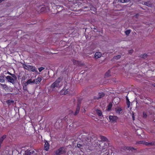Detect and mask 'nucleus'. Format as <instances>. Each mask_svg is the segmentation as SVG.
I'll return each instance as SVG.
<instances>
[{
  "label": "nucleus",
  "mask_w": 155,
  "mask_h": 155,
  "mask_svg": "<svg viewBox=\"0 0 155 155\" xmlns=\"http://www.w3.org/2000/svg\"><path fill=\"white\" fill-rule=\"evenodd\" d=\"M149 145H155V142H153L151 143H149Z\"/></svg>",
  "instance_id": "nucleus-40"
},
{
  "label": "nucleus",
  "mask_w": 155,
  "mask_h": 155,
  "mask_svg": "<svg viewBox=\"0 0 155 155\" xmlns=\"http://www.w3.org/2000/svg\"><path fill=\"white\" fill-rule=\"evenodd\" d=\"M24 86L23 87V90L24 91H28L27 87V85H26L25 83L24 84Z\"/></svg>",
  "instance_id": "nucleus-29"
},
{
  "label": "nucleus",
  "mask_w": 155,
  "mask_h": 155,
  "mask_svg": "<svg viewBox=\"0 0 155 155\" xmlns=\"http://www.w3.org/2000/svg\"><path fill=\"white\" fill-rule=\"evenodd\" d=\"M154 87H155V85H154Z\"/></svg>",
  "instance_id": "nucleus-48"
},
{
  "label": "nucleus",
  "mask_w": 155,
  "mask_h": 155,
  "mask_svg": "<svg viewBox=\"0 0 155 155\" xmlns=\"http://www.w3.org/2000/svg\"><path fill=\"white\" fill-rule=\"evenodd\" d=\"M152 101V100L150 98L147 97L145 99L144 101V102L145 104H150Z\"/></svg>",
  "instance_id": "nucleus-10"
},
{
  "label": "nucleus",
  "mask_w": 155,
  "mask_h": 155,
  "mask_svg": "<svg viewBox=\"0 0 155 155\" xmlns=\"http://www.w3.org/2000/svg\"><path fill=\"white\" fill-rule=\"evenodd\" d=\"M0 85L2 87V88L6 90L8 88V87L7 86V85L6 84H3L0 83Z\"/></svg>",
  "instance_id": "nucleus-20"
},
{
  "label": "nucleus",
  "mask_w": 155,
  "mask_h": 155,
  "mask_svg": "<svg viewBox=\"0 0 155 155\" xmlns=\"http://www.w3.org/2000/svg\"><path fill=\"white\" fill-rule=\"evenodd\" d=\"M58 86V84L54 82L51 85V87L53 88H54L55 87H57Z\"/></svg>",
  "instance_id": "nucleus-24"
},
{
  "label": "nucleus",
  "mask_w": 155,
  "mask_h": 155,
  "mask_svg": "<svg viewBox=\"0 0 155 155\" xmlns=\"http://www.w3.org/2000/svg\"><path fill=\"white\" fill-rule=\"evenodd\" d=\"M126 149L128 150H131V151H132L133 150H134V148L133 147H126Z\"/></svg>",
  "instance_id": "nucleus-37"
},
{
  "label": "nucleus",
  "mask_w": 155,
  "mask_h": 155,
  "mask_svg": "<svg viewBox=\"0 0 155 155\" xmlns=\"http://www.w3.org/2000/svg\"><path fill=\"white\" fill-rule=\"evenodd\" d=\"M133 52V50H129V53L130 54H132Z\"/></svg>",
  "instance_id": "nucleus-44"
},
{
  "label": "nucleus",
  "mask_w": 155,
  "mask_h": 155,
  "mask_svg": "<svg viewBox=\"0 0 155 155\" xmlns=\"http://www.w3.org/2000/svg\"><path fill=\"white\" fill-rule=\"evenodd\" d=\"M68 89H66L64 88H63L60 92V94L61 95H66L68 94Z\"/></svg>",
  "instance_id": "nucleus-7"
},
{
  "label": "nucleus",
  "mask_w": 155,
  "mask_h": 155,
  "mask_svg": "<svg viewBox=\"0 0 155 155\" xmlns=\"http://www.w3.org/2000/svg\"><path fill=\"white\" fill-rule=\"evenodd\" d=\"M121 58V55H119L116 56H115L114 57V58L116 60H118L120 59Z\"/></svg>",
  "instance_id": "nucleus-31"
},
{
  "label": "nucleus",
  "mask_w": 155,
  "mask_h": 155,
  "mask_svg": "<svg viewBox=\"0 0 155 155\" xmlns=\"http://www.w3.org/2000/svg\"><path fill=\"white\" fill-rule=\"evenodd\" d=\"M10 75L12 76V77L13 78V79H14L15 80L17 79V77L14 74H11Z\"/></svg>",
  "instance_id": "nucleus-36"
},
{
  "label": "nucleus",
  "mask_w": 155,
  "mask_h": 155,
  "mask_svg": "<svg viewBox=\"0 0 155 155\" xmlns=\"http://www.w3.org/2000/svg\"><path fill=\"white\" fill-rule=\"evenodd\" d=\"M147 56V54H146L142 55H141L140 56V57L143 58V59H145Z\"/></svg>",
  "instance_id": "nucleus-30"
},
{
  "label": "nucleus",
  "mask_w": 155,
  "mask_h": 155,
  "mask_svg": "<svg viewBox=\"0 0 155 155\" xmlns=\"http://www.w3.org/2000/svg\"><path fill=\"white\" fill-rule=\"evenodd\" d=\"M145 142V141H140L137 142V143L138 144H144V143Z\"/></svg>",
  "instance_id": "nucleus-34"
},
{
  "label": "nucleus",
  "mask_w": 155,
  "mask_h": 155,
  "mask_svg": "<svg viewBox=\"0 0 155 155\" xmlns=\"http://www.w3.org/2000/svg\"><path fill=\"white\" fill-rule=\"evenodd\" d=\"M9 74L10 75L11 74H12L11 73H9Z\"/></svg>",
  "instance_id": "nucleus-47"
},
{
  "label": "nucleus",
  "mask_w": 155,
  "mask_h": 155,
  "mask_svg": "<svg viewBox=\"0 0 155 155\" xmlns=\"http://www.w3.org/2000/svg\"><path fill=\"white\" fill-rule=\"evenodd\" d=\"M144 4L148 7H151L152 5L151 2L149 1L145 2Z\"/></svg>",
  "instance_id": "nucleus-21"
},
{
  "label": "nucleus",
  "mask_w": 155,
  "mask_h": 155,
  "mask_svg": "<svg viewBox=\"0 0 155 155\" xmlns=\"http://www.w3.org/2000/svg\"><path fill=\"white\" fill-rule=\"evenodd\" d=\"M100 138L101 140L103 141H108V139L105 137L103 136H101Z\"/></svg>",
  "instance_id": "nucleus-19"
},
{
  "label": "nucleus",
  "mask_w": 155,
  "mask_h": 155,
  "mask_svg": "<svg viewBox=\"0 0 155 155\" xmlns=\"http://www.w3.org/2000/svg\"><path fill=\"white\" fill-rule=\"evenodd\" d=\"M82 146V145L79 143L77 144V147L78 148H80Z\"/></svg>",
  "instance_id": "nucleus-42"
},
{
  "label": "nucleus",
  "mask_w": 155,
  "mask_h": 155,
  "mask_svg": "<svg viewBox=\"0 0 155 155\" xmlns=\"http://www.w3.org/2000/svg\"><path fill=\"white\" fill-rule=\"evenodd\" d=\"M35 79L33 81H32L31 79H29L25 83L26 85H28L29 84H30L32 83H35Z\"/></svg>",
  "instance_id": "nucleus-14"
},
{
  "label": "nucleus",
  "mask_w": 155,
  "mask_h": 155,
  "mask_svg": "<svg viewBox=\"0 0 155 155\" xmlns=\"http://www.w3.org/2000/svg\"><path fill=\"white\" fill-rule=\"evenodd\" d=\"M126 99L127 101V107H129L130 105V102L128 99V98L127 97H126Z\"/></svg>",
  "instance_id": "nucleus-26"
},
{
  "label": "nucleus",
  "mask_w": 155,
  "mask_h": 155,
  "mask_svg": "<svg viewBox=\"0 0 155 155\" xmlns=\"http://www.w3.org/2000/svg\"><path fill=\"white\" fill-rule=\"evenodd\" d=\"M104 94L103 92L99 93L98 95V97H94V98L95 99H98L101 98L104 96Z\"/></svg>",
  "instance_id": "nucleus-8"
},
{
  "label": "nucleus",
  "mask_w": 155,
  "mask_h": 155,
  "mask_svg": "<svg viewBox=\"0 0 155 155\" xmlns=\"http://www.w3.org/2000/svg\"><path fill=\"white\" fill-rule=\"evenodd\" d=\"M97 114L99 116H101L102 114V113L101 111L100 110L97 109L96 110Z\"/></svg>",
  "instance_id": "nucleus-23"
},
{
  "label": "nucleus",
  "mask_w": 155,
  "mask_h": 155,
  "mask_svg": "<svg viewBox=\"0 0 155 155\" xmlns=\"http://www.w3.org/2000/svg\"><path fill=\"white\" fill-rule=\"evenodd\" d=\"M118 117L115 116H110L109 117V119L110 121L112 122H116L117 119Z\"/></svg>",
  "instance_id": "nucleus-3"
},
{
  "label": "nucleus",
  "mask_w": 155,
  "mask_h": 155,
  "mask_svg": "<svg viewBox=\"0 0 155 155\" xmlns=\"http://www.w3.org/2000/svg\"><path fill=\"white\" fill-rule=\"evenodd\" d=\"M42 80L41 77H38L36 80H35V83L37 84L40 83Z\"/></svg>",
  "instance_id": "nucleus-15"
},
{
  "label": "nucleus",
  "mask_w": 155,
  "mask_h": 155,
  "mask_svg": "<svg viewBox=\"0 0 155 155\" xmlns=\"http://www.w3.org/2000/svg\"><path fill=\"white\" fill-rule=\"evenodd\" d=\"M112 106V104L111 102H110L107 107V110L109 111L111 110Z\"/></svg>",
  "instance_id": "nucleus-22"
},
{
  "label": "nucleus",
  "mask_w": 155,
  "mask_h": 155,
  "mask_svg": "<svg viewBox=\"0 0 155 155\" xmlns=\"http://www.w3.org/2000/svg\"><path fill=\"white\" fill-rule=\"evenodd\" d=\"M49 8L48 7H43L41 9V12H47Z\"/></svg>",
  "instance_id": "nucleus-16"
},
{
  "label": "nucleus",
  "mask_w": 155,
  "mask_h": 155,
  "mask_svg": "<svg viewBox=\"0 0 155 155\" xmlns=\"http://www.w3.org/2000/svg\"><path fill=\"white\" fill-rule=\"evenodd\" d=\"M102 56L101 53L99 52H96L94 54V57L95 59L100 58Z\"/></svg>",
  "instance_id": "nucleus-9"
},
{
  "label": "nucleus",
  "mask_w": 155,
  "mask_h": 155,
  "mask_svg": "<svg viewBox=\"0 0 155 155\" xmlns=\"http://www.w3.org/2000/svg\"><path fill=\"white\" fill-rule=\"evenodd\" d=\"M71 61L73 62L74 65L78 66H81L82 65V64L80 61L75 60L74 59H72Z\"/></svg>",
  "instance_id": "nucleus-4"
},
{
  "label": "nucleus",
  "mask_w": 155,
  "mask_h": 155,
  "mask_svg": "<svg viewBox=\"0 0 155 155\" xmlns=\"http://www.w3.org/2000/svg\"><path fill=\"white\" fill-rule=\"evenodd\" d=\"M131 31L130 30H128L125 31V33L126 35H128L130 33Z\"/></svg>",
  "instance_id": "nucleus-33"
},
{
  "label": "nucleus",
  "mask_w": 155,
  "mask_h": 155,
  "mask_svg": "<svg viewBox=\"0 0 155 155\" xmlns=\"http://www.w3.org/2000/svg\"><path fill=\"white\" fill-rule=\"evenodd\" d=\"M49 143L47 142H45L44 145V149L45 150L47 151L49 149Z\"/></svg>",
  "instance_id": "nucleus-12"
},
{
  "label": "nucleus",
  "mask_w": 155,
  "mask_h": 155,
  "mask_svg": "<svg viewBox=\"0 0 155 155\" xmlns=\"http://www.w3.org/2000/svg\"><path fill=\"white\" fill-rule=\"evenodd\" d=\"M45 68L43 67H41L38 68V70L40 72L42 70H43Z\"/></svg>",
  "instance_id": "nucleus-41"
},
{
  "label": "nucleus",
  "mask_w": 155,
  "mask_h": 155,
  "mask_svg": "<svg viewBox=\"0 0 155 155\" xmlns=\"http://www.w3.org/2000/svg\"><path fill=\"white\" fill-rule=\"evenodd\" d=\"M61 78L59 77L57 78V79L56 80V81L54 82L58 84V85H59V83L61 81Z\"/></svg>",
  "instance_id": "nucleus-25"
},
{
  "label": "nucleus",
  "mask_w": 155,
  "mask_h": 155,
  "mask_svg": "<svg viewBox=\"0 0 155 155\" xmlns=\"http://www.w3.org/2000/svg\"><path fill=\"white\" fill-rule=\"evenodd\" d=\"M80 105H81V103L79 102H78L77 107V108L76 109V110L74 113L73 111H71V114H73L75 116L77 115V114H78L79 112L80 109Z\"/></svg>",
  "instance_id": "nucleus-2"
},
{
  "label": "nucleus",
  "mask_w": 155,
  "mask_h": 155,
  "mask_svg": "<svg viewBox=\"0 0 155 155\" xmlns=\"http://www.w3.org/2000/svg\"><path fill=\"white\" fill-rule=\"evenodd\" d=\"M130 0H119V2H120L124 3L126 2H130Z\"/></svg>",
  "instance_id": "nucleus-27"
},
{
  "label": "nucleus",
  "mask_w": 155,
  "mask_h": 155,
  "mask_svg": "<svg viewBox=\"0 0 155 155\" xmlns=\"http://www.w3.org/2000/svg\"><path fill=\"white\" fill-rule=\"evenodd\" d=\"M5 81V76L4 74L0 76V82L4 83Z\"/></svg>",
  "instance_id": "nucleus-13"
},
{
  "label": "nucleus",
  "mask_w": 155,
  "mask_h": 155,
  "mask_svg": "<svg viewBox=\"0 0 155 155\" xmlns=\"http://www.w3.org/2000/svg\"><path fill=\"white\" fill-rule=\"evenodd\" d=\"M34 150H27L25 152L23 155H31L32 154H33L35 153Z\"/></svg>",
  "instance_id": "nucleus-6"
},
{
  "label": "nucleus",
  "mask_w": 155,
  "mask_h": 155,
  "mask_svg": "<svg viewBox=\"0 0 155 155\" xmlns=\"http://www.w3.org/2000/svg\"><path fill=\"white\" fill-rule=\"evenodd\" d=\"M118 98H117V97H115L114 100H113V101H114V102H115V101L116 100H118Z\"/></svg>",
  "instance_id": "nucleus-45"
},
{
  "label": "nucleus",
  "mask_w": 155,
  "mask_h": 155,
  "mask_svg": "<svg viewBox=\"0 0 155 155\" xmlns=\"http://www.w3.org/2000/svg\"><path fill=\"white\" fill-rule=\"evenodd\" d=\"M66 153V148L64 147H59L55 151V155H61L64 154Z\"/></svg>",
  "instance_id": "nucleus-1"
},
{
  "label": "nucleus",
  "mask_w": 155,
  "mask_h": 155,
  "mask_svg": "<svg viewBox=\"0 0 155 155\" xmlns=\"http://www.w3.org/2000/svg\"><path fill=\"white\" fill-rule=\"evenodd\" d=\"M10 75L12 76V77L13 78V79H14L15 80L17 79V77L14 74H11Z\"/></svg>",
  "instance_id": "nucleus-35"
},
{
  "label": "nucleus",
  "mask_w": 155,
  "mask_h": 155,
  "mask_svg": "<svg viewBox=\"0 0 155 155\" xmlns=\"http://www.w3.org/2000/svg\"><path fill=\"white\" fill-rule=\"evenodd\" d=\"M30 70L29 71H31L32 72H37V71L36 69V68L33 66H31L30 69Z\"/></svg>",
  "instance_id": "nucleus-18"
},
{
  "label": "nucleus",
  "mask_w": 155,
  "mask_h": 155,
  "mask_svg": "<svg viewBox=\"0 0 155 155\" xmlns=\"http://www.w3.org/2000/svg\"><path fill=\"white\" fill-rule=\"evenodd\" d=\"M14 102V101L10 100L7 101V103L9 105H10L12 103H13Z\"/></svg>",
  "instance_id": "nucleus-32"
},
{
  "label": "nucleus",
  "mask_w": 155,
  "mask_h": 155,
  "mask_svg": "<svg viewBox=\"0 0 155 155\" xmlns=\"http://www.w3.org/2000/svg\"><path fill=\"white\" fill-rule=\"evenodd\" d=\"M122 109L120 107H118L116 110V111L117 112H118L119 113H120V112L122 111Z\"/></svg>",
  "instance_id": "nucleus-38"
},
{
  "label": "nucleus",
  "mask_w": 155,
  "mask_h": 155,
  "mask_svg": "<svg viewBox=\"0 0 155 155\" xmlns=\"http://www.w3.org/2000/svg\"><path fill=\"white\" fill-rule=\"evenodd\" d=\"M147 116L146 113L145 112H143V118H146Z\"/></svg>",
  "instance_id": "nucleus-39"
},
{
  "label": "nucleus",
  "mask_w": 155,
  "mask_h": 155,
  "mask_svg": "<svg viewBox=\"0 0 155 155\" xmlns=\"http://www.w3.org/2000/svg\"><path fill=\"white\" fill-rule=\"evenodd\" d=\"M132 118H133V120H134V115H133L132 116Z\"/></svg>",
  "instance_id": "nucleus-46"
},
{
  "label": "nucleus",
  "mask_w": 155,
  "mask_h": 155,
  "mask_svg": "<svg viewBox=\"0 0 155 155\" xmlns=\"http://www.w3.org/2000/svg\"><path fill=\"white\" fill-rule=\"evenodd\" d=\"M149 143L146 142L145 141V142L144 143V144H143L145 145H147V146H149Z\"/></svg>",
  "instance_id": "nucleus-43"
},
{
  "label": "nucleus",
  "mask_w": 155,
  "mask_h": 155,
  "mask_svg": "<svg viewBox=\"0 0 155 155\" xmlns=\"http://www.w3.org/2000/svg\"><path fill=\"white\" fill-rule=\"evenodd\" d=\"M0 1H1V0H0ZM0 2V3L1 2Z\"/></svg>",
  "instance_id": "nucleus-49"
},
{
  "label": "nucleus",
  "mask_w": 155,
  "mask_h": 155,
  "mask_svg": "<svg viewBox=\"0 0 155 155\" xmlns=\"http://www.w3.org/2000/svg\"><path fill=\"white\" fill-rule=\"evenodd\" d=\"M23 67L25 69L29 71L30 70V69L31 68V66L30 65H27L25 64H23Z\"/></svg>",
  "instance_id": "nucleus-11"
},
{
  "label": "nucleus",
  "mask_w": 155,
  "mask_h": 155,
  "mask_svg": "<svg viewBox=\"0 0 155 155\" xmlns=\"http://www.w3.org/2000/svg\"><path fill=\"white\" fill-rule=\"evenodd\" d=\"M6 78L7 80L8 81L12 84H14L15 82V80L12 77L10 76H8L6 77Z\"/></svg>",
  "instance_id": "nucleus-5"
},
{
  "label": "nucleus",
  "mask_w": 155,
  "mask_h": 155,
  "mask_svg": "<svg viewBox=\"0 0 155 155\" xmlns=\"http://www.w3.org/2000/svg\"><path fill=\"white\" fill-rule=\"evenodd\" d=\"M110 70H108L105 74V77H108L110 75Z\"/></svg>",
  "instance_id": "nucleus-28"
},
{
  "label": "nucleus",
  "mask_w": 155,
  "mask_h": 155,
  "mask_svg": "<svg viewBox=\"0 0 155 155\" xmlns=\"http://www.w3.org/2000/svg\"><path fill=\"white\" fill-rule=\"evenodd\" d=\"M6 135H4L0 138V143L2 144L4 140L6 138Z\"/></svg>",
  "instance_id": "nucleus-17"
}]
</instances>
